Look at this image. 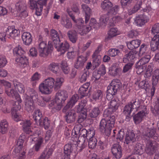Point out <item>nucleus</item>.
Wrapping results in <instances>:
<instances>
[{
    "label": "nucleus",
    "instance_id": "f257e3e1",
    "mask_svg": "<svg viewBox=\"0 0 159 159\" xmlns=\"http://www.w3.org/2000/svg\"><path fill=\"white\" fill-rule=\"evenodd\" d=\"M64 81L63 78H58L56 79L55 81L53 78L51 77L48 78L39 85V91L42 93L49 94L52 92L54 87V89L56 90L59 89Z\"/></svg>",
    "mask_w": 159,
    "mask_h": 159
},
{
    "label": "nucleus",
    "instance_id": "f03ea898",
    "mask_svg": "<svg viewBox=\"0 0 159 159\" xmlns=\"http://www.w3.org/2000/svg\"><path fill=\"white\" fill-rule=\"evenodd\" d=\"M104 118L101 120L99 125V129L101 132L107 136L111 134L112 129L115 125V117L113 114L103 112Z\"/></svg>",
    "mask_w": 159,
    "mask_h": 159
},
{
    "label": "nucleus",
    "instance_id": "7ed1b4c3",
    "mask_svg": "<svg viewBox=\"0 0 159 159\" xmlns=\"http://www.w3.org/2000/svg\"><path fill=\"white\" fill-rule=\"evenodd\" d=\"M142 101L137 98H134L124 107L123 112L124 114L129 115L133 109L136 111L147 109L145 106L141 105Z\"/></svg>",
    "mask_w": 159,
    "mask_h": 159
},
{
    "label": "nucleus",
    "instance_id": "20e7f679",
    "mask_svg": "<svg viewBox=\"0 0 159 159\" xmlns=\"http://www.w3.org/2000/svg\"><path fill=\"white\" fill-rule=\"evenodd\" d=\"M152 32L154 36L151 42V50L153 51L159 50V23L155 24L152 27Z\"/></svg>",
    "mask_w": 159,
    "mask_h": 159
},
{
    "label": "nucleus",
    "instance_id": "39448f33",
    "mask_svg": "<svg viewBox=\"0 0 159 159\" xmlns=\"http://www.w3.org/2000/svg\"><path fill=\"white\" fill-rule=\"evenodd\" d=\"M157 147V143L156 141L148 140L146 143L145 152L148 155H153L156 152Z\"/></svg>",
    "mask_w": 159,
    "mask_h": 159
},
{
    "label": "nucleus",
    "instance_id": "423d86ee",
    "mask_svg": "<svg viewBox=\"0 0 159 159\" xmlns=\"http://www.w3.org/2000/svg\"><path fill=\"white\" fill-rule=\"evenodd\" d=\"M121 86V83L119 80H113L107 87V93L116 95Z\"/></svg>",
    "mask_w": 159,
    "mask_h": 159
},
{
    "label": "nucleus",
    "instance_id": "0eeeda50",
    "mask_svg": "<svg viewBox=\"0 0 159 159\" xmlns=\"http://www.w3.org/2000/svg\"><path fill=\"white\" fill-rule=\"evenodd\" d=\"M142 135L144 138L148 140L150 139H156L157 137L156 129L154 128L146 129L142 132Z\"/></svg>",
    "mask_w": 159,
    "mask_h": 159
},
{
    "label": "nucleus",
    "instance_id": "6e6552de",
    "mask_svg": "<svg viewBox=\"0 0 159 159\" xmlns=\"http://www.w3.org/2000/svg\"><path fill=\"white\" fill-rule=\"evenodd\" d=\"M136 63V67L139 70H140L141 72L143 71V68H145V65L148 63L151 57L149 54H145Z\"/></svg>",
    "mask_w": 159,
    "mask_h": 159
},
{
    "label": "nucleus",
    "instance_id": "1a4fd4ad",
    "mask_svg": "<svg viewBox=\"0 0 159 159\" xmlns=\"http://www.w3.org/2000/svg\"><path fill=\"white\" fill-rule=\"evenodd\" d=\"M5 31L7 37L10 39H15L16 37L18 36L20 33V30L16 29L14 26H8Z\"/></svg>",
    "mask_w": 159,
    "mask_h": 159
},
{
    "label": "nucleus",
    "instance_id": "9d476101",
    "mask_svg": "<svg viewBox=\"0 0 159 159\" xmlns=\"http://www.w3.org/2000/svg\"><path fill=\"white\" fill-rule=\"evenodd\" d=\"M54 47L57 50L60 52L61 54H64L68 49L70 47L69 43L66 41L64 42L57 43L54 45Z\"/></svg>",
    "mask_w": 159,
    "mask_h": 159
},
{
    "label": "nucleus",
    "instance_id": "9b49d317",
    "mask_svg": "<svg viewBox=\"0 0 159 159\" xmlns=\"http://www.w3.org/2000/svg\"><path fill=\"white\" fill-rule=\"evenodd\" d=\"M119 104L117 99H112L110 102L108 108L106 109L104 111L110 114H113L117 109Z\"/></svg>",
    "mask_w": 159,
    "mask_h": 159
},
{
    "label": "nucleus",
    "instance_id": "f8f14e48",
    "mask_svg": "<svg viewBox=\"0 0 159 159\" xmlns=\"http://www.w3.org/2000/svg\"><path fill=\"white\" fill-rule=\"evenodd\" d=\"M111 151L113 156L116 158H120L122 157V148L119 144H114L111 148Z\"/></svg>",
    "mask_w": 159,
    "mask_h": 159
},
{
    "label": "nucleus",
    "instance_id": "ddd939ff",
    "mask_svg": "<svg viewBox=\"0 0 159 159\" xmlns=\"http://www.w3.org/2000/svg\"><path fill=\"white\" fill-rule=\"evenodd\" d=\"M137 52L134 50H131L130 52L126 54L123 59V60L124 63H127L130 62L129 63L133 62L134 64V62L136 59V56Z\"/></svg>",
    "mask_w": 159,
    "mask_h": 159
},
{
    "label": "nucleus",
    "instance_id": "4468645a",
    "mask_svg": "<svg viewBox=\"0 0 159 159\" xmlns=\"http://www.w3.org/2000/svg\"><path fill=\"white\" fill-rule=\"evenodd\" d=\"M148 19V17L144 13L137 16L135 19L134 21L137 25L141 27L145 24Z\"/></svg>",
    "mask_w": 159,
    "mask_h": 159
},
{
    "label": "nucleus",
    "instance_id": "2eb2a0df",
    "mask_svg": "<svg viewBox=\"0 0 159 159\" xmlns=\"http://www.w3.org/2000/svg\"><path fill=\"white\" fill-rule=\"evenodd\" d=\"M140 111L133 117L134 122L136 124H139L142 120L143 119L147 114V109L144 110H139Z\"/></svg>",
    "mask_w": 159,
    "mask_h": 159
},
{
    "label": "nucleus",
    "instance_id": "dca6fc26",
    "mask_svg": "<svg viewBox=\"0 0 159 159\" xmlns=\"http://www.w3.org/2000/svg\"><path fill=\"white\" fill-rule=\"evenodd\" d=\"M32 122L30 120H26L25 121H22L20 123V124L22 125V127L23 131L26 134L32 135V130L31 128V125Z\"/></svg>",
    "mask_w": 159,
    "mask_h": 159
},
{
    "label": "nucleus",
    "instance_id": "f3484780",
    "mask_svg": "<svg viewBox=\"0 0 159 159\" xmlns=\"http://www.w3.org/2000/svg\"><path fill=\"white\" fill-rule=\"evenodd\" d=\"M79 97L77 94H74L70 98V100L68 102L66 105L63 109V112H66V110L72 108L77 102Z\"/></svg>",
    "mask_w": 159,
    "mask_h": 159
},
{
    "label": "nucleus",
    "instance_id": "a211bd4d",
    "mask_svg": "<svg viewBox=\"0 0 159 159\" xmlns=\"http://www.w3.org/2000/svg\"><path fill=\"white\" fill-rule=\"evenodd\" d=\"M79 97L77 94H74L70 98V100L68 102L66 105L63 109V112H66V110L72 108L77 102Z\"/></svg>",
    "mask_w": 159,
    "mask_h": 159
},
{
    "label": "nucleus",
    "instance_id": "6ab92c4d",
    "mask_svg": "<svg viewBox=\"0 0 159 159\" xmlns=\"http://www.w3.org/2000/svg\"><path fill=\"white\" fill-rule=\"evenodd\" d=\"M79 97L77 94H74L70 98V100L68 102L66 105L63 109V112H66V110L72 108L77 102Z\"/></svg>",
    "mask_w": 159,
    "mask_h": 159
},
{
    "label": "nucleus",
    "instance_id": "aec40b11",
    "mask_svg": "<svg viewBox=\"0 0 159 159\" xmlns=\"http://www.w3.org/2000/svg\"><path fill=\"white\" fill-rule=\"evenodd\" d=\"M68 95L66 90H61L57 93L56 95L55 99L57 102L63 104L67 98Z\"/></svg>",
    "mask_w": 159,
    "mask_h": 159
},
{
    "label": "nucleus",
    "instance_id": "412c9836",
    "mask_svg": "<svg viewBox=\"0 0 159 159\" xmlns=\"http://www.w3.org/2000/svg\"><path fill=\"white\" fill-rule=\"evenodd\" d=\"M47 47L46 42H40L38 43V48L39 52V55L45 57L48 56V51H46Z\"/></svg>",
    "mask_w": 159,
    "mask_h": 159
},
{
    "label": "nucleus",
    "instance_id": "4be33fe9",
    "mask_svg": "<svg viewBox=\"0 0 159 159\" xmlns=\"http://www.w3.org/2000/svg\"><path fill=\"white\" fill-rule=\"evenodd\" d=\"M71 147L69 145H65L64 147V154H62L61 152L58 153L59 155H61V159H70V155L72 152Z\"/></svg>",
    "mask_w": 159,
    "mask_h": 159
},
{
    "label": "nucleus",
    "instance_id": "5701e85b",
    "mask_svg": "<svg viewBox=\"0 0 159 159\" xmlns=\"http://www.w3.org/2000/svg\"><path fill=\"white\" fill-rule=\"evenodd\" d=\"M55 99V101H52L49 104V108L51 109L52 112H56L60 110L62 106V103L57 102Z\"/></svg>",
    "mask_w": 159,
    "mask_h": 159
},
{
    "label": "nucleus",
    "instance_id": "b1692460",
    "mask_svg": "<svg viewBox=\"0 0 159 159\" xmlns=\"http://www.w3.org/2000/svg\"><path fill=\"white\" fill-rule=\"evenodd\" d=\"M90 85L89 82H86L80 87L79 90V93L81 96V98L87 96L89 91L88 89Z\"/></svg>",
    "mask_w": 159,
    "mask_h": 159
},
{
    "label": "nucleus",
    "instance_id": "393cba45",
    "mask_svg": "<svg viewBox=\"0 0 159 159\" xmlns=\"http://www.w3.org/2000/svg\"><path fill=\"white\" fill-rule=\"evenodd\" d=\"M87 60V58L86 57L82 55L79 56L75 64V67L77 69H82Z\"/></svg>",
    "mask_w": 159,
    "mask_h": 159
},
{
    "label": "nucleus",
    "instance_id": "a878e982",
    "mask_svg": "<svg viewBox=\"0 0 159 159\" xmlns=\"http://www.w3.org/2000/svg\"><path fill=\"white\" fill-rule=\"evenodd\" d=\"M82 11L85 13V23H87L89 21L90 17V14L92 13L91 9L88 5L83 4L81 5Z\"/></svg>",
    "mask_w": 159,
    "mask_h": 159
},
{
    "label": "nucleus",
    "instance_id": "bb28decb",
    "mask_svg": "<svg viewBox=\"0 0 159 159\" xmlns=\"http://www.w3.org/2000/svg\"><path fill=\"white\" fill-rule=\"evenodd\" d=\"M87 133V130L85 129H82L80 132V134L79 135L80 139H82V143L81 146L80 147V148L79 150V151H81L86 146L85 142L86 141V136Z\"/></svg>",
    "mask_w": 159,
    "mask_h": 159
},
{
    "label": "nucleus",
    "instance_id": "cd10ccee",
    "mask_svg": "<svg viewBox=\"0 0 159 159\" xmlns=\"http://www.w3.org/2000/svg\"><path fill=\"white\" fill-rule=\"evenodd\" d=\"M50 38L53 42L54 45L57 43H59L60 41L58 32L54 29H52L51 30Z\"/></svg>",
    "mask_w": 159,
    "mask_h": 159
},
{
    "label": "nucleus",
    "instance_id": "c85d7f7f",
    "mask_svg": "<svg viewBox=\"0 0 159 159\" xmlns=\"http://www.w3.org/2000/svg\"><path fill=\"white\" fill-rule=\"evenodd\" d=\"M22 38L23 43L26 45H29L32 42V36L29 32H24L22 35Z\"/></svg>",
    "mask_w": 159,
    "mask_h": 159
},
{
    "label": "nucleus",
    "instance_id": "c756f323",
    "mask_svg": "<svg viewBox=\"0 0 159 159\" xmlns=\"http://www.w3.org/2000/svg\"><path fill=\"white\" fill-rule=\"evenodd\" d=\"M76 115V113L73 110L67 112L65 116L66 122L70 123L74 121Z\"/></svg>",
    "mask_w": 159,
    "mask_h": 159
},
{
    "label": "nucleus",
    "instance_id": "7c9ffc66",
    "mask_svg": "<svg viewBox=\"0 0 159 159\" xmlns=\"http://www.w3.org/2000/svg\"><path fill=\"white\" fill-rule=\"evenodd\" d=\"M77 32L81 35H84L88 33L91 30V27L89 25L85 26L78 25Z\"/></svg>",
    "mask_w": 159,
    "mask_h": 159
},
{
    "label": "nucleus",
    "instance_id": "2f4dec72",
    "mask_svg": "<svg viewBox=\"0 0 159 159\" xmlns=\"http://www.w3.org/2000/svg\"><path fill=\"white\" fill-rule=\"evenodd\" d=\"M32 115L34 120L37 125L43 119L42 113L39 109L36 110Z\"/></svg>",
    "mask_w": 159,
    "mask_h": 159
},
{
    "label": "nucleus",
    "instance_id": "473e14b6",
    "mask_svg": "<svg viewBox=\"0 0 159 159\" xmlns=\"http://www.w3.org/2000/svg\"><path fill=\"white\" fill-rule=\"evenodd\" d=\"M46 5V3L43 0H39L37 2L35 8L36 10V14L37 16H40L41 15V13L42 11L43 7Z\"/></svg>",
    "mask_w": 159,
    "mask_h": 159
},
{
    "label": "nucleus",
    "instance_id": "72a5a7b5",
    "mask_svg": "<svg viewBox=\"0 0 159 159\" xmlns=\"http://www.w3.org/2000/svg\"><path fill=\"white\" fill-rule=\"evenodd\" d=\"M135 140V134L133 132H130L126 135L124 143L128 145H132Z\"/></svg>",
    "mask_w": 159,
    "mask_h": 159
},
{
    "label": "nucleus",
    "instance_id": "f704fd0d",
    "mask_svg": "<svg viewBox=\"0 0 159 159\" xmlns=\"http://www.w3.org/2000/svg\"><path fill=\"white\" fill-rule=\"evenodd\" d=\"M25 108L29 112H31L34 109V101L31 100L29 98H27L25 100Z\"/></svg>",
    "mask_w": 159,
    "mask_h": 159
},
{
    "label": "nucleus",
    "instance_id": "c9c22d12",
    "mask_svg": "<svg viewBox=\"0 0 159 159\" xmlns=\"http://www.w3.org/2000/svg\"><path fill=\"white\" fill-rule=\"evenodd\" d=\"M9 129L8 123L5 119H3L0 122V132L2 134L7 133Z\"/></svg>",
    "mask_w": 159,
    "mask_h": 159
},
{
    "label": "nucleus",
    "instance_id": "e433bc0d",
    "mask_svg": "<svg viewBox=\"0 0 159 159\" xmlns=\"http://www.w3.org/2000/svg\"><path fill=\"white\" fill-rule=\"evenodd\" d=\"M67 36L70 41L73 43H75L78 37L77 32L75 30H69L67 33Z\"/></svg>",
    "mask_w": 159,
    "mask_h": 159
},
{
    "label": "nucleus",
    "instance_id": "4c0bfd02",
    "mask_svg": "<svg viewBox=\"0 0 159 159\" xmlns=\"http://www.w3.org/2000/svg\"><path fill=\"white\" fill-rule=\"evenodd\" d=\"M141 41L139 39L133 40L127 43L128 48L131 50L138 48L140 45Z\"/></svg>",
    "mask_w": 159,
    "mask_h": 159
},
{
    "label": "nucleus",
    "instance_id": "58836bf2",
    "mask_svg": "<svg viewBox=\"0 0 159 159\" xmlns=\"http://www.w3.org/2000/svg\"><path fill=\"white\" fill-rule=\"evenodd\" d=\"M49 69L52 72L57 74L59 70V64L58 63L52 62L48 66Z\"/></svg>",
    "mask_w": 159,
    "mask_h": 159
},
{
    "label": "nucleus",
    "instance_id": "ea45409f",
    "mask_svg": "<svg viewBox=\"0 0 159 159\" xmlns=\"http://www.w3.org/2000/svg\"><path fill=\"white\" fill-rule=\"evenodd\" d=\"M142 145L139 143H137L134 147L133 153L134 154L141 155L143 153Z\"/></svg>",
    "mask_w": 159,
    "mask_h": 159
},
{
    "label": "nucleus",
    "instance_id": "a19ab883",
    "mask_svg": "<svg viewBox=\"0 0 159 159\" xmlns=\"http://www.w3.org/2000/svg\"><path fill=\"white\" fill-rule=\"evenodd\" d=\"M13 83L15 89L17 90L20 93H23L25 92V88L24 85L17 81L16 80H14Z\"/></svg>",
    "mask_w": 159,
    "mask_h": 159
},
{
    "label": "nucleus",
    "instance_id": "79ce46f5",
    "mask_svg": "<svg viewBox=\"0 0 159 159\" xmlns=\"http://www.w3.org/2000/svg\"><path fill=\"white\" fill-rule=\"evenodd\" d=\"M100 113V111L99 108L98 107H95L89 111V116L91 118H95L99 115Z\"/></svg>",
    "mask_w": 159,
    "mask_h": 159
},
{
    "label": "nucleus",
    "instance_id": "37998d69",
    "mask_svg": "<svg viewBox=\"0 0 159 159\" xmlns=\"http://www.w3.org/2000/svg\"><path fill=\"white\" fill-rule=\"evenodd\" d=\"M112 6L111 2L108 0H105L101 4L102 9L104 11H108Z\"/></svg>",
    "mask_w": 159,
    "mask_h": 159
},
{
    "label": "nucleus",
    "instance_id": "c03bdc74",
    "mask_svg": "<svg viewBox=\"0 0 159 159\" xmlns=\"http://www.w3.org/2000/svg\"><path fill=\"white\" fill-rule=\"evenodd\" d=\"M28 93L30 97V98L29 97L28 98H29L31 100L33 101H38V94L34 89L29 88Z\"/></svg>",
    "mask_w": 159,
    "mask_h": 159
},
{
    "label": "nucleus",
    "instance_id": "a18cd8bd",
    "mask_svg": "<svg viewBox=\"0 0 159 159\" xmlns=\"http://www.w3.org/2000/svg\"><path fill=\"white\" fill-rule=\"evenodd\" d=\"M87 104V99H84L81 101L79 103L77 107V112H82L85 111V107Z\"/></svg>",
    "mask_w": 159,
    "mask_h": 159
},
{
    "label": "nucleus",
    "instance_id": "49530a36",
    "mask_svg": "<svg viewBox=\"0 0 159 159\" xmlns=\"http://www.w3.org/2000/svg\"><path fill=\"white\" fill-rule=\"evenodd\" d=\"M23 141L20 139H19L17 140L16 145L13 150V152L16 153H20L23 148Z\"/></svg>",
    "mask_w": 159,
    "mask_h": 159
},
{
    "label": "nucleus",
    "instance_id": "de8ad7c7",
    "mask_svg": "<svg viewBox=\"0 0 159 159\" xmlns=\"http://www.w3.org/2000/svg\"><path fill=\"white\" fill-rule=\"evenodd\" d=\"M13 52L14 56L17 57L23 55L25 52L20 46H19L14 48Z\"/></svg>",
    "mask_w": 159,
    "mask_h": 159
},
{
    "label": "nucleus",
    "instance_id": "09e8293b",
    "mask_svg": "<svg viewBox=\"0 0 159 159\" xmlns=\"http://www.w3.org/2000/svg\"><path fill=\"white\" fill-rule=\"evenodd\" d=\"M16 9L18 12L26 10V7L24 2L20 0L16 2L15 5Z\"/></svg>",
    "mask_w": 159,
    "mask_h": 159
},
{
    "label": "nucleus",
    "instance_id": "8fccbe9b",
    "mask_svg": "<svg viewBox=\"0 0 159 159\" xmlns=\"http://www.w3.org/2000/svg\"><path fill=\"white\" fill-rule=\"evenodd\" d=\"M43 142V139L42 137H40L36 139L34 146V148L36 151L38 152L40 150Z\"/></svg>",
    "mask_w": 159,
    "mask_h": 159
},
{
    "label": "nucleus",
    "instance_id": "3c124183",
    "mask_svg": "<svg viewBox=\"0 0 159 159\" xmlns=\"http://www.w3.org/2000/svg\"><path fill=\"white\" fill-rule=\"evenodd\" d=\"M40 126H44V128L45 129H48L50 126V121L49 120L48 118L45 117L43 119L40 121L38 125Z\"/></svg>",
    "mask_w": 159,
    "mask_h": 159
},
{
    "label": "nucleus",
    "instance_id": "603ef678",
    "mask_svg": "<svg viewBox=\"0 0 159 159\" xmlns=\"http://www.w3.org/2000/svg\"><path fill=\"white\" fill-rule=\"evenodd\" d=\"M15 61L17 64L19 65L26 64L28 62V59L27 57L24 55L20 57H16Z\"/></svg>",
    "mask_w": 159,
    "mask_h": 159
},
{
    "label": "nucleus",
    "instance_id": "864d4df0",
    "mask_svg": "<svg viewBox=\"0 0 159 159\" xmlns=\"http://www.w3.org/2000/svg\"><path fill=\"white\" fill-rule=\"evenodd\" d=\"M103 95V92L100 90H96L93 94V98L95 101L101 99Z\"/></svg>",
    "mask_w": 159,
    "mask_h": 159
},
{
    "label": "nucleus",
    "instance_id": "5fc2aeb1",
    "mask_svg": "<svg viewBox=\"0 0 159 159\" xmlns=\"http://www.w3.org/2000/svg\"><path fill=\"white\" fill-rule=\"evenodd\" d=\"M111 17L108 15V14H106L102 16L100 19V23L101 25L105 26L108 22L109 18Z\"/></svg>",
    "mask_w": 159,
    "mask_h": 159
},
{
    "label": "nucleus",
    "instance_id": "6e6d98bb",
    "mask_svg": "<svg viewBox=\"0 0 159 159\" xmlns=\"http://www.w3.org/2000/svg\"><path fill=\"white\" fill-rule=\"evenodd\" d=\"M148 48L147 46L145 44H142L140 48L139 52V55L140 57L145 55V54H148Z\"/></svg>",
    "mask_w": 159,
    "mask_h": 159
},
{
    "label": "nucleus",
    "instance_id": "4d7b16f0",
    "mask_svg": "<svg viewBox=\"0 0 159 159\" xmlns=\"http://www.w3.org/2000/svg\"><path fill=\"white\" fill-rule=\"evenodd\" d=\"M90 74L89 71H86L79 76V81L81 83H83L86 81L87 79L89 78Z\"/></svg>",
    "mask_w": 159,
    "mask_h": 159
},
{
    "label": "nucleus",
    "instance_id": "13d9d810",
    "mask_svg": "<svg viewBox=\"0 0 159 159\" xmlns=\"http://www.w3.org/2000/svg\"><path fill=\"white\" fill-rule=\"evenodd\" d=\"M122 19V18L120 16L112 17L109 20V25L111 26H113L115 25L117 22H118L121 20Z\"/></svg>",
    "mask_w": 159,
    "mask_h": 159
},
{
    "label": "nucleus",
    "instance_id": "bf43d9fd",
    "mask_svg": "<svg viewBox=\"0 0 159 159\" xmlns=\"http://www.w3.org/2000/svg\"><path fill=\"white\" fill-rule=\"evenodd\" d=\"M118 30L116 28H111L108 33V35L107 38L108 40L112 38L118 34Z\"/></svg>",
    "mask_w": 159,
    "mask_h": 159
},
{
    "label": "nucleus",
    "instance_id": "052dcab7",
    "mask_svg": "<svg viewBox=\"0 0 159 159\" xmlns=\"http://www.w3.org/2000/svg\"><path fill=\"white\" fill-rule=\"evenodd\" d=\"M78 140V138L77 137H76L75 136H73L71 138L70 143L66 145H69L71 146V149H72V151H73L74 149L76 147V143H77Z\"/></svg>",
    "mask_w": 159,
    "mask_h": 159
},
{
    "label": "nucleus",
    "instance_id": "680f3d73",
    "mask_svg": "<svg viewBox=\"0 0 159 159\" xmlns=\"http://www.w3.org/2000/svg\"><path fill=\"white\" fill-rule=\"evenodd\" d=\"M87 141H88V146L89 148L94 149L96 147L97 141L95 138H91Z\"/></svg>",
    "mask_w": 159,
    "mask_h": 159
},
{
    "label": "nucleus",
    "instance_id": "e2e57ef3",
    "mask_svg": "<svg viewBox=\"0 0 159 159\" xmlns=\"http://www.w3.org/2000/svg\"><path fill=\"white\" fill-rule=\"evenodd\" d=\"M119 70V69L115 66H112L109 68V73L112 76H115L117 75L118 71Z\"/></svg>",
    "mask_w": 159,
    "mask_h": 159
},
{
    "label": "nucleus",
    "instance_id": "0e129e2a",
    "mask_svg": "<svg viewBox=\"0 0 159 159\" xmlns=\"http://www.w3.org/2000/svg\"><path fill=\"white\" fill-rule=\"evenodd\" d=\"M119 7L118 5H115L112 8H111L107 14L110 17H112V15H115L119 11Z\"/></svg>",
    "mask_w": 159,
    "mask_h": 159
},
{
    "label": "nucleus",
    "instance_id": "69168bd1",
    "mask_svg": "<svg viewBox=\"0 0 159 159\" xmlns=\"http://www.w3.org/2000/svg\"><path fill=\"white\" fill-rule=\"evenodd\" d=\"M61 24L66 28L70 29L71 28L72 25L70 20L68 19H62Z\"/></svg>",
    "mask_w": 159,
    "mask_h": 159
},
{
    "label": "nucleus",
    "instance_id": "338daca9",
    "mask_svg": "<svg viewBox=\"0 0 159 159\" xmlns=\"http://www.w3.org/2000/svg\"><path fill=\"white\" fill-rule=\"evenodd\" d=\"M61 65L62 66L61 69L64 73L66 74H68L70 70L67 65L66 62L65 61H62Z\"/></svg>",
    "mask_w": 159,
    "mask_h": 159
},
{
    "label": "nucleus",
    "instance_id": "774afa93",
    "mask_svg": "<svg viewBox=\"0 0 159 159\" xmlns=\"http://www.w3.org/2000/svg\"><path fill=\"white\" fill-rule=\"evenodd\" d=\"M120 52V51L118 49L111 48L108 51L107 54L110 56L113 57L117 55Z\"/></svg>",
    "mask_w": 159,
    "mask_h": 159
}]
</instances>
